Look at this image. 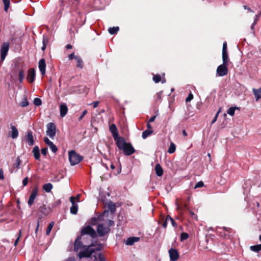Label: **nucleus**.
Segmentation results:
<instances>
[{
    "mask_svg": "<svg viewBox=\"0 0 261 261\" xmlns=\"http://www.w3.org/2000/svg\"><path fill=\"white\" fill-rule=\"evenodd\" d=\"M116 144L120 150H122L124 155H130L135 152L136 150L130 143H127L123 137H120Z\"/></svg>",
    "mask_w": 261,
    "mask_h": 261,
    "instance_id": "nucleus-1",
    "label": "nucleus"
},
{
    "mask_svg": "<svg viewBox=\"0 0 261 261\" xmlns=\"http://www.w3.org/2000/svg\"><path fill=\"white\" fill-rule=\"evenodd\" d=\"M87 236L91 239H95L97 237V233L96 231L90 225L84 226L81 230V235L83 238V241L84 243H87L88 240L86 238L85 236Z\"/></svg>",
    "mask_w": 261,
    "mask_h": 261,
    "instance_id": "nucleus-2",
    "label": "nucleus"
},
{
    "mask_svg": "<svg viewBox=\"0 0 261 261\" xmlns=\"http://www.w3.org/2000/svg\"><path fill=\"white\" fill-rule=\"evenodd\" d=\"M68 154L69 160L72 166L79 164L83 159V157L77 154L74 150L69 151Z\"/></svg>",
    "mask_w": 261,
    "mask_h": 261,
    "instance_id": "nucleus-3",
    "label": "nucleus"
},
{
    "mask_svg": "<svg viewBox=\"0 0 261 261\" xmlns=\"http://www.w3.org/2000/svg\"><path fill=\"white\" fill-rule=\"evenodd\" d=\"M95 252L94 248H90V246H86L83 250L79 252L77 256L81 259L83 258H88L91 256Z\"/></svg>",
    "mask_w": 261,
    "mask_h": 261,
    "instance_id": "nucleus-4",
    "label": "nucleus"
},
{
    "mask_svg": "<svg viewBox=\"0 0 261 261\" xmlns=\"http://www.w3.org/2000/svg\"><path fill=\"white\" fill-rule=\"evenodd\" d=\"M232 230L230 228L225 227H219L217 229V233L225 239H229L232 234Z\"/></svg>",
    "mask_w": 261,
    "mask_h": 261,
    "instance_id": "nucleus-5",
    "label": "nucleus"
},
{
    "mask_svg": "<svg viewBox=\"0 0 261 261\" xmlns=\"http://www.w3.org/2000/svg\"><path fill=\"white\" fill-rule=\"evenodd\" d=\"M9 43L8 42H5L2 44L0 49L1 62H3L5 59L9 49Z\"/></svg>",
    "mask_w": 261,
    "mask_h": 261,
    "instance_id": "nucleus-6",
    "label": "nucleus"
},
{
    "mask_svg": "<svg viewBox=\"0 0 261 261\" xmlns=\"http://www.w3.org/2000/svg\"><path fill=\"white\" fill-rule=\"evenodd\" d=\"M110 231V228L109 227H105L102 224H98L97 227V232L99 237H103Z\"/></svg>",
    "mask_w": 261,
    "mask_h": 261,
    "instance_id": "nucleus-7",
    "label": "nucleus"
},
{
    "mask_svg": "<svg viewBox=\"0 0 261 261\" xmlns=\"http://www.w3.org/2000/svg\"><path fill=\"white\" fill-rule=\"evenodd\" d=\"M46 134L51 139H54L56 135V126L54 123L50 122L46 125Z\"/></svg>",
    "mask_w": 261,
    "mask_h": 261,
    "instance_id": "nucleus-8",
    "label": "nucleus"
},
{
    "mask_svg": "<svg viewBox=\"0 0 261 261\" xmlns=\"http://www.w3.org/2000/svg\"><path fill=\"white\" fill-rule=\"evenodd\" d=\"M228 64H224L219 65L217 69V74L219 76H223L228 73V68L227 67Z\"/></svg>",
    "mask_w": 261,
    "mask_h": 261,
    "instance_id": "nucleus-9",
    "label": "nucleus"
},
{
    "mask_svg": "<svg viewBox=\"0 0 261 261\" xmlns=\"http://www.w3.org/2000/svg\"><path fill=\"white\" fill-rule=\"evenodd\" d=\"M83 238L81 237H77L75 239L74 243V251L77 252L80 249H83L86 245H84L81 240Z\"/></svg>",
    "mask_w": 261,
    "mask_h": 261,
    "instance_id": "nucleus-10",
    "label": "nucleus"
},
{
    "mask_svg": "<svg viewBox=\"0 0 261 261\" xmlns=\"http://www.w3.org/2000/svg\"><path fill=\"white\" fill-rule=\"evenodd\" d=\"M109 130L112 133L115 141L116 142L118 140H119L121 137L119 136L118 131L116 125L115 124H112L110 125Z\"/></svg>",
    "mask_w": 261,
    "mask_h": 261,
    "instance_id": "nucleus-11",
    "label": "nucleus"
},
{
    "mask_svg": "<svg viewBox=\"0 0 261 261\" xmlns=\"http://www.w3.org/2000/svg\"><path fill=\"white\" fill-rule=\"evenodd\" d=\"M171 261H176L179 257L178 251L174 248H171L168 251Z\"/></svg>",
    "mask_w": 261,
    "mask_h": 261,
    "instance_id": "nucleus-12",
    "label": "nucleus"
},
{
    "mask_svg": "<svg viewBox=\"0 0 261 261\" xmlns=\"http://www.w3.org/2000/svg\"><path fill=\"white\" fill-rule=\"evenodd\" d=\"M37 194L38 188L37 187H35L32 190L29 200L28 201V204L29 206H31L32 205Z\"/></svg>",
    "mask_w": 261,
    "mask_h": 261,
    "instance_id": "nucleus-13",
    "label": "nucleus"
},
{
    "mask_svg": "<svg viewBox=\"0 0 261 261\" xmlns=\"http://www.w3.org/2000/svg\"><path fill=\"white\" fill-rule=\"evenodd\" d=\"M36 71L34 68H32L28 70L27 79L29 83H32L35 80Z\"/></svg>",
    "mask_w": 261,
    "mask_h": 261,
    "instance_id": "nucleus-14",
    "label": "nucleus"
},
{
    "mask_svg": "<svg viewBox=\"0 0 261 261\" xmlns=\"http://www.w3.org/2000/svg\"><path fill=\"white\" fill-rule=\"evenodd\" d=\"M70 201L72 203V206L70 207V213L72 214L75 215L77 213L78 211V205L74 201V197H70Z\"/></svg>",
    "mask_w": 261,
    "mask_h": 261,
    "instance_id": "nucleus-15",
    "label": "nucleus"
},
{
    "mask_svg": "<svg viewBox=\"0 0 261 261\" xmlns=\"http://www.w3.org/2000/svg\"><path fill=\"white\" fill-rule=\"evenodd\" d=\"M26 142L28 143L29 146H33L34 144V140L33 135V133L31 130L27 132L25 136Z\"/></svg>",
    "mask_w": 261,
    "mask_h": 261,
    "instance_id": "nucleus-16",
    "label": "nucleus"
},
{
    "mask_svg": "<svg viewBox=\"0 0 261 261\" xmlns=\"http://www.w3.org/2000/svg\"><path fill=\"white\" fill-rule=\"evenodd\" d=\"M39 68L42 75L45 74L46 63L44 59H41L39 61Z\"/></svg>",
    "mask_w": 261,
    "mask_h": 261,
    "instance_id": "nucleus-17",
    "label": "nucleus"
},
{
    "mask_svg": "<svg viewBox=\"0 0 261 261\" xmlns=\"http://www.w3.org/2000/svg\"><path fill=\"white\" fill-rule=\"evenodd\" d=\"M11 131L9 132V136L13 139H16L18 136V131L16 126L11 124Z\"/></svg>",
    "mask_w": 261,
    "mask_h": 261,
    "instance_id": "nucleus-18",
    "label": "nucleus"
},
{
    "mask_svg": "<svg viewBox=\"0 0 261 261\" xmlns=\"http://www.w3.org/2000/svg\"><path fill=\"white\" fill-rule=\"evenodd\" d=\"M32 153L33 154L34 158L36 160H40V150L38 146H35L33 150Z\"/></svg>",
    "mask_w": 261,
    "mask_h": 261,
    "instance_id": "nucleus-19",
    "label": "nucleus"
},
{
    "mask_svg": "<svg viewBox=\"0 0 261 261\" xmlns=\"http://www.w3.org/2000/svg\"><path fill=\"white\" fill-rule=\"evenodd\" d=\"M68 108L65 104H62L60 106V112L61 117H64L67 114Z\"/></svg>",
    "mask_w": 261,
    "mask_h": 261,
    "instance_id": "nucleus-20",
    "label": "nucleus"
},
{
    "mask_svg": "<svg viewBox=\"0 0 261 261\" xmlns=\"http://www.w3.org/2000/svg\"><path fill=\"white\" fill-rule=\"evenodd\" d=\"M140 238L139 237H133L127 239L126 244L127 245H133L135 242L139 241Z\"/></svg>",
    "mask_w": 261,
    "mask_h": 261,
    "instance_id": "nucleus-21",
    "label": "nucleus"
},
{
    "mask_svg": "<svg viewBox=\"0 0 261 261\" xmlns=\"http://www.w3.org/2000/svg\"><path fill=\"white\" fill-rule=\"evenodd\" d=\"M252 91L256 101L261 98V87L258 89L253 88Z\"/></svg>",
    "mask_w": 261,
    "mask_h": 261,
    "instance_id": "nucleus-22",
    "label": "nucleus"
},
{
    "mask_svg": "<svg viewBox=\"0 0 261 261\" xmlns=\"http://www.w3.org/2000/svg\"><path fill=\"white\" fill-rule=\"evenodd\" d=\"M155 173L158 176H161L163 174V170L161 166L158 164L155 166Z\"/></svg>",
    "mask_w": 261,
    "mask_h": 261,
    "instance_id": "nucleus-23",
    "label": "nucleus"
},
{
    "mask_svg": "<svg viewBox=\"0 0 261 261\" xmlns=\"http://www.w3.org/2000/svg\"><path fill=\"white\" fill-rule=\"evenodd\" d=\"M108 210L110 211L112 215H113L116 211V205L112 202H110L108 204Z\"/></svg>",
    "mask_w": 261,
    "mask_h": 261,
    "instance_id": "nucleus-24",
    "label": "nucleus"
},
{
    "mask_svg": "<svg viewBox=\"0 0 261 261\" xmlns=\"http://www.w3.org/2000/svg\"><path fill=\"white\" fill-rule=\"evenodd\" d=\"M25 72L23 69H20L18 71V80L20 83H22L24 79Z\"/></svg>",
    "mask_w": 261,
    "mask_h": 261,
    "instance_id": "nucleus-25",
    "label": "nucleus"
},
{
    "mask_svg": "<svg viewBox=\"0 0 261 261\" xmlns=\"http://www.w3.org/2000/svg\"><path fill=\"white\" fill-rule=\"evenodd\" d=\"M75 60L76 61V67L82 69L84 66V63L82 59L80 56H79L78 57H76Z\"/></svg>",
    "mask_w": 261,
    "mask_h": 261,
    "instance_id": "nucleus-26",
    "label": "nucleus"
},
{
    "mask_svg": "<svg viewBox=\"0 0 261 261\" xmlns=\"http://www.w3.org/2000/svg\"><path fill=\"white\" fill-rule=\"evenodd\" d=\"M53 185L51 183L45 184L43 186V189L46 192L49 193L53 189Z\"/></svg>",
    "mask_w": 261,
    "mask_h": 261,
    "instance_id": "nucleus-27",
    "label": "nucleus"
},
{
    "mask_svg": "<svg viewBox=\"0 0 261 261\" xmlns=\"http://www.w3.org/2000/svg\"><path fill=\"white\" fill-rule=\"evenodd\" d=\"M250 249L252 251L258 252L261 250V244L251 246H250Z\"/></svg>",
    "mask_w": 261,
    "mask_h": 261,
    "instance_id": "nucleus-28",
    "label": "nucleus"
},
{
    "mask_svg": "<svg viewBox=\"0 0 261 261\" xmlns=\"http://www.w3.org/2000/svg\"><path fill=\"white\" fill-rule=\"evenodd\" d=\"M119 28L118 27H114L110 28L108 29L109 33L111 35H114L117 33L119 31Z\"/></svg>",
    "mask_w": 261,
    "mask_h": 261,
    "instance_id": "nucleus-29",
    "label": "nucleus"
},
{
    "mask_svg": "<svg viewBox=\"0 0 261 261\" xmlns=\"http://www.w3.org/2000/svg\"><path fill=\"white\" fill-rule=\"evenodd\" d=\"M223 63L228 64V56L227 51L222 52Z\"/></svg>",
    "mask_w": 261,
    "mask_h": 261,
    "instance_id": "nucleus-30",
    "label": "nucleus"
},
{
    "mask_svg": "<svg viewBox=\"0 0 261 261\" xmlns=\"http://www.w3.org/2000/svg\"><path fill=\"white\" fill-rule=\"evenodd\" d=\"M153 133L152 130L147 129L142 133V137L143 139H146L148 136Z\"/></svg>",
    "mask_w": 261,
    "mask_h": 261,
    "instance_id": "nucleus-31",
    "label": "nucleus"
},
{
    "mask_svg": "<svg viewBox=\"0 0 261 261\" xmlns=\"http://www.w3.org/2000/svg\"><path fill=\"white\" fill-rule=\"evenodd\" d=\"M21 161L19 158V156H17V158L16 159L15 163L13 165V167L14 168H16L17 169H18L20 168V166L21 164Z\"/></svg>",
    "mask_w": 261,
    "mask_h": 261,
    "instance_id": "nucleus-32",
    "label": "nucleus"
},
{
    "mask_svg": "<svg viewBox=\"0 0 261 261\" xmlns=\"http://www.w3.org/2000/svg\"><path fill=\"white\" fill-rule=\"evenodd\" d=\"M175 149H176L175 145L173 142H171L170 144V145L169 146V148L168 150V152L169 153H173L175 152Z\"/></svg>",
    "mask_w": 261,
    "mask_h": 261,
    "instance_id": "nucleus-33",
    "label": "nucleus"
},
{
    "mask_svg": "<svg viewBox=\"0 0 261 261\" xmlns=\"http://www.w3.org/2000/svg\"><path fill=\"white\" fill-rule=\"evenodd\" d=\"M239 108L238 107H230L227 110V113L230 116H233L234 114V112L236 109H239Z\"/></svg>",
    "mask_w": 261,
    "mask_h": 261,
    "instance_id": "nucleus-34",
    "label": "nucleus"
},
{
    "mask_svg": "<svg viewBox=\"0 0 261 261\" xmlns=\"http://www.w3.org/2000/svg\"><path fill=\"white\" fill-rule=\"evenodd\" d=\"M40 212L44 215H47L49 212H48L46 207L45 205H43L40 206L39 208Z\"/></svg>",
    "mask_w": 261,
    "mask_h": 261,
    "instance_id": "nucleus-35",
    "label": "nucleus"
},
{
    "mask_svg": "<svg viewBox=\"0 0 261 261\" xmlns=\"http://www.w3.org/2000/svg\"><path fill=\"white\" fill-rule=\"evenodd\" d=\"M54 225V223L53 222H50L49 225L47 226L46 231V235H49L53 226Z\"/></svg>",
    "mask_w": 261,
    "mask_h": 261,
    "instance_id": "nucleus-36",
    "label": "nucleus"
},
{
    "mask_svg": "<svg viewBox=\"0 0 261 261\" xmlns=\"http://www.w3.org/2000/svg\"><path fill=\"white\" fill-rule=\"evenodd\" d=\"M29 104V101H28L27 98L25 97L22 100V101L20 103V106L22 107H25L28 106Z\"/></svg>",
    "mask_w": 261,
    "mask_h": 261,
    "instance_id": "nucleus-37",
    "label": "nucleus"
},
{
    "mask_svg": "<svg viewBox=\"0 0 261 261\" xmlns=\"http://www.w3.org/2000/svg\"><path fill=\"white\" fill-rule=\"evenodd\" d=\"M189 234L186 232H182L180 234V241H183L189 238Z\"/></svg>",
    "mask_w": 261,
    "mask_h": 261,
    "instance_id": "nucleus-38",
    "label": "nucleus"
},
{
    "mask_svg": "<svg viewBox=\"0 0 261 261\" xmlns=\"http://www.w3.org/2000/svg\"><path fill=\"white\" fill-rule=\"evenodd\" d=\"M4 4V10L6 12H7L10 5V0H3Z\"/></svg>",
    "mask_w": 261,
    "mask_h": 261,
    "instance_id": "nucleus-39",
    "label": "nucleus"
},
{
    "mask_svg": "<svg viewBox=\"0 0 261 261\" xmlns=\"http://www.w3.org/2000/svg\"><path fill=\"white\" fill-rule=\"evenodd\" d=\"M34 104L36 106H40L42 104V101L41 100L40 98H35L34 99Z\"/></svg>",
    "mask_w": 261,
    "mask_h": 261,
    "instance_id": "nucleus-40",
    "label": "nucleus"
},
{
    "mask_svg": "<svg viewBox=\"0 0 261 261\" xmlns=\"http://www.w3.org/2000/svg\"><path fill=\"white\" fill-rule=\"evenodd\" d=\"M153 80L155 83H158L161 81V77L159 74L154 75L153 77Z\"/></svg>",
    "mask_w": 261,
    "mask_h": 261,
    "instance_id": "nucleus-41",
    "label": "nucleus"
},
{
    "mask_svg": "<svg viewBox=\"0 0 261 261\" xmlns=\"http://www.w3.org/2000/svg\"><path fill=\"white\" fill-rule=\"evenodd\" d=\"M48 146L54 153H56L57 152L58 148L57 146L53 143V142Z\"/></svg>",
    "mask_w": 261,
    "mask_h": 261,
    "instance_id": "nucleus-42",
    "label": "nucleus"
},
{
    "mask_svg": "<svg viewBox=\"0 0 261 261\" xmlns=\"http://www.w3.org/2000/svg\"><path fill=\"white\" fill-rule=\"evenodd\" d=\"M204 186V183L202 181H198L194 186V189L201 188Z\"/></svg>",
    "mask_w": 261,
    "mask_h": 261,
    "instance_id": "nucleus-43",
    "label": "nucleus"
},
{
    "mask_svg": "<svg viewBox=\"0 0 261 261\" xmlns=\"http://www.w3.org/2000/svg\"><path fill=\"white\" fill-rule=\"evenodd\" d=\"M47 42V39L44 37L43 39V45L42 47H41V49L42 50H44L45 49Z\"/></svg>",
    "mask_w": 261,
    "mask_h": 261,
    "instance_id": "nucleus-44",
    "label": "nucleus"
},
{
    "mask_svg": "<svg viewBox=\"0 0 261 261\" xmlns=\"http://www.w3.org/2000/svg\"><path fill=\"white\" fill-rule=\"evenodd\" d=\"M193 99V95L192 94V93L191 92L189 94L188 97L186 98V101L187 102H190L192 99Z\"/></svg>",
    "mask_w": 261,
    "mask_h": 261,
    "instance_id": "nucleus-45",
    "label": "nucleus"
},
{
    "mask_svg": "<svg viewBox=\"0 0 261 261\" xmlns=\"http://www.w3.org/2000/svg\"><path fill=\"white\" fill-rule=\"evenodd\" d=\"M163 92L162 91L159 92L156 94V100H160L162 97Z\"/></svg>",
    "mask_w": 261,
    "mask_h": 261,
    "instance_id": "nucleus-46",
    "label": "nucleus"
},
{
    "mask_svg": "<svg viewBox=\"0 0 261 261\" xmlns=\"http://www.w3.org/2000/svg\"><path fill=\"white\" fill-rule=\"evenodd\" d=\"M79 57V56H75L74 55V53H73L70 54L68 56V58H69V60H71L72 59H75V60L76 59V57Z\"/></svg>",
    "mask_w": 261,
    "mask_h": 261,
    "instance_id": "nucleus-47",
    "label": "nucleus"
},
{
    "mask_svg": "<svg viewBox=\"0 0 261 261\" xmlns=\"http://www.w3.org/2000/svg\"><path fill=\"white\" fill-rule=\"evenodd\" d=\"M43 140L48 146H49L53 143L51 141L49 140V139L47 137H44Z\"/></svg>",
    "mask_w": 261,
    "mask_h": 261,
    "instance_id": "nucleus-48",
    "label": "nucleus"
},
{
    "mask_svg": "<svg viewBox=\"0 0 261 261\" xmlns=\"http://www.w3.org/2000/svg\"><path fill=\"white\" fill-rule=\"evenodd\" d=\"M48 149L47 147L43 148L41 149V153L44 156H46L47 153Z\"/></svg>",
    "mask_w": 261,
    "mask_h": 261,
    "instance_id": "nucleus-49",
    "label": "nucleus"
},
{
    "mask_svg": "<svg viewBox=\"0 0 261 261\" xmlns=\"http://www.w3.org/2000/svg\"><path fill=\"white\" fill-rule=\"evenodd\" d=\"M220 112V109L219 110V111L217 113V114H216L215 117L213 118L212 121V124H214L217 120V118H218V116L219 115V114Z\"/></svg>",
    "mask_w": 261,
    "mask_h": 261,
    "instance_id": "nucleus-50",
    "label": "nucleus"
},
{
    "mask_svg": "<svg viewBox=\"0 0 261 261\" xmlns=\"http://www.w3.org/2000/svg\"><path fill=\"white\" fill-rule=\"evenodd\" d=\"M98 257L99 261H106V259L103 256V255L101 253H98Z\"/></svg>",
    "mask_w": 261,
    "mask_h": 261,
    "instance_id": "nucleus-51",
    "label": "nucleus"
},
{
    "mask_svg": "<svg viewBox=\"0 0 261 261\" xmlns=\"http://www.w3.org/2000/svg\"><path fill=\"white\" fill-rule=\"evenodd\" d=\"M87 111L86 110H84L83 112L82 115L79 118V120H81L84 118V117L87 114Z\"/></svg>",
    "mask_w": 261,
    "mask_h": 261,
    "instance_id": "nucleus-52",
    "label": "nucleus"
},
{
    "mask_svg": "<svg viewBox=\"0 0 261 261\" xmlns=\"http://www.w3.org/2000/svg\"><path fill=\"white\" fill-rule=\"evenodd\" d=\"M261 15V12H259L258 14L255 15L254 21L257 22L258 20H259V18Z\"/></svg>",
    "mask_w": 261,
    "mask_h": 261,
    "instance_id": "nucleus-53",
    "label": "nucleus"
},
{
    "mask_svg": "<svg viewBox=\"0 0 261 261\" xmlns=\"http://www.w3.org/2000/svg\"><path fill=\"white\" fill-rule=\"evenodd\" d=\"M28 182V177H25L22 180V185L23 186H25L27 185Z\"/></svg>",
    "mask_w": 261,
    "mask_h": 261,
    "instance_id": "nucleus-54",
    "label": "nucleus"
},
{
    "mask_svg": "<svg viewBox=\"0 0 261 261\" xmlns=\"http://www.w3.org/2000/svg\"><path fill=\"white\" fill-rule=\"evenodd\" d=\"M21 230H20L19 231V237L17 238V239L15 240V242H14V246H16L18 241H19V238L20 237V235H21Z\"/></svg>",
    "mask_w": 261,
    "mask_h": 261,
    "instance_id": "nucleus-55",
    "label": "nucleus"
},
{
    "mask_svg": "<svg viewBox=\"0 0 261 261\" xmlns=\"http://www.w3.org/2000/svg\"><path fill=\"white\" fill-rule=\"evenodd\" d=\"M227 51V43L226 42L223 44L222 52Z\"/></svg>",
    "mask_w": 261,
    "mask_h": 261,
    "instance_id": "nucleus-56",
    "label": "nucleus"
},
{
    "mask_svg": "<svg viewBox=\"0 0 261 261\" xmlns=\"http://www.w3.org/2000/svg\"><path fill=\"white\" fill-rule=\"evenodd\" d=\"M256 23H257V22H256L255 21H253V23L251 24V29L252 31V33H253V34H254V33H255L254 27H255V25H256Z\"/></svg>",
    "mask_w": 261,
    "mask_h": 261,
    "instance_id": "nucleus-57",
    "label": "nucleus"
},
{
    "mask_svg": "<svg viewBox=\"0 0 261 261\" xmlns=\"http://www.w3.org/2000/svg\"><path fill=\"white\" fill-rule=\"evenodd\" d=\"M189 213L192 218L195 219L196 220L197 219V217L193 212L190 211Z\"/></svg>",
    "mask_w": 261,
    "mask_h": 261,
    "instance_id": "nucleus-58",
    "label": "nucleus"
},
{
    "mask_svg": "<svg viewBox=\"0 0 261 261\" xmlns=\"http://www.w3.org/2000/svg\"><path fill=\"white\" fill-rule=\"evenodd\" d=\"M243 7L244 8V9L245 10H247L249 12H254V11L253 10H252L249 7H248L247 6H246V5H244L243 6Z\"/></svg>",
    "mask_w": 261,
    "mask_h": 261,
    "instance_id": "nucleus-59",
    "label": "nucleus"
},
{
    "mask_svg": "<svg viewBox=\"0 0 261 261\" xmlns=\"http://www.w3.org/2000/svg\"><path fill=\"white\" fill-rule=\"evenodd\" d=\"M98 103H99V101H94L93 103H92V105H93V107L94 108H96L97 107L98 105Z\"/></svg>",
    "mask_w": 261,
    "mask_h": 261,
    "instance_id": "nucleus-60",
    "label": "nucleus"
},
{
    "mask_svg": "<svg viewBox=\"0 0 261 261\" xmlns=\"http://www.w3.org/2000/svg\"><path fill=\"white\" fill-rule=\"evenodd\" d=\"M155 118H156V116L155 115H154V116L151 117L150 118L149 120V122H153L155 120Z\"/></svg>",
    "mask_w": 261,
    "mask_h": 261,
    "instance_id": "nucleus-61",
    "label": "nucleus"
},
{
    "mask_svg": "<svg viewBox=\"0 0 261 261\" xmlns=\"http://www.w3.org/2000/svg\"><path fill=\"white\" fill-rule=\"evenodd\" d=\"M109 214V210H105L102 214L103 216L108 217Z\"/></svg>",
    "mask_w": 261,
    "mask_h": 261,
    "instance_id": "nucleus-62",
    "label": "nucleus"
},
{
    "mask_svg": "<svg viewBox=\"0 0 261 261\" xmlns=\"http://www.w3.org/2000/svg\"><path fill=\"white\" fill-rule=\"evenodd\" d=\"M172 225H173V227H177V225H176V222H175V221L173 220V219L172 220H171L170 221Z\"/></svg>",
    "mask_w": 261,
    "mask_h": 261,
    "instance_id": "nucleus-63",
    "label": "nucleus"
},
{
    "mask_svg": "<svg viewBox=\"0 0 261 261\" xmlns=\"http://www.w3.org/2000/svg\"><path fill=\"white\" fill-rule=\"evenodd\" d=\"M66 261H75L74 257H69L68 258Z\"/></svg>",
    "mask_w": 261,
    "mask_h": 261,
    "instance_id": "nucleus-64",
    "label": "nucleus"
}]
</instances>
